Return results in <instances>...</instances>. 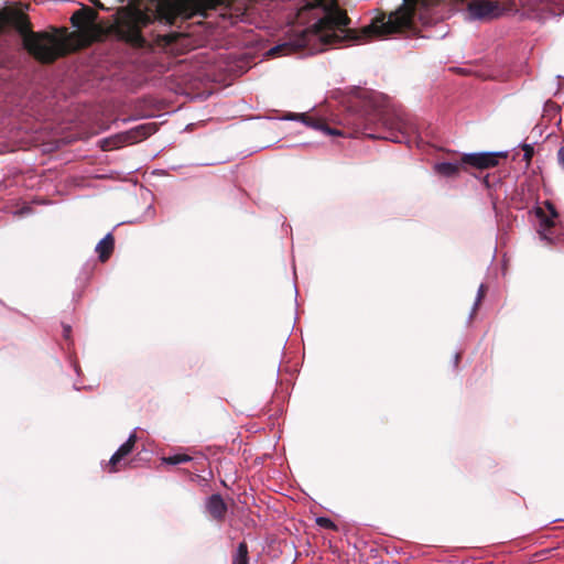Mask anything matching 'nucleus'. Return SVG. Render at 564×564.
<instances>
[{
	"instance_id": "nucleus-1",
	"label": "nucleus",
	"mask_w": 564,
	"mask_h": 564,
	"mask_svg": "<svg viewBox=\"0 0 564 564\" xmlns=\"http://www.w3.org/2000/svg\"><path fill=\"white\" fill-rule=\"evenodd\" d=\"M442 0H403V3L388 17H376L360 30L350 28L347 11L336 0H307L302 11H313L316 22L289 41L269 50L270 56L302 53L307 55L324 52L328 46L361 44L375 37L391 34H416L414 17L420 8L427 9Z\"/></svg>"
},
{
	"instance_id": "nucleus-2",
	"label": "nucleus",
	"mask_w": 564,
	"mask_h": 564,
	"mask_svg": "<svg viewBox=\"0 0 564 564\" xmlns=\"http://www.w3.org/2000/svg\"><path fill=\"white\" fill-rule=\"evenodd\" d=\"M220 0H194L184 4L161 3L155 13H148L139 8H123L116 23L117 35L137 47H143L145 39L142 35V29L151 24L154 20L162 23L174 25L178 19H191L194 15L206 17V11L215 9Z\"/></svg>"
},
{
	"instance_id": "nucleus-3",
	"label": "nucleus",
	"mask_w": 564,
	"mask_h": 564,
	"mask_svg": "<svg viewBox=\"0 0 564 564\" xmlns=\"http://www.w3.org/2000/svg\"><path fill=\"white\" fill-rule=\"evenodd\" d=\"M373 116L388 129L386 134H375L368 131L367 118L364 115L349 113L341 122V128H330L325 119L311 116L308 113L290 112L285 118L288 120L301 121L305 126L315 130L322 131L328 135L352 138L359 133L365 134L370 139H386L393 142H402L405 134L413 130V127L408 123L403 118L390 117L387 112L375 110Z\"/></svg>"
},
{
	"instance_id": "nucleus-4",
	"label": "nucleus",
	"mask_w": 564,
	"mask_h": 564,
	"mask_svg": "<svg viewBox=\"0 0 564 564\" xmlns=\"http://www.w3.org/2000/svg\"><path fill=\"white\" fill-rule=\"evenodd\" d=\"M6 26H11L20 33L25 50L42 64H52L75 51L64 36L48 32H33L29 17L21 11L1 10L0 28Z\"/></svg>"
},
{
	"instance_id": "nucleus-5",
	"label": "nucleus",
	"mask_w": 564,
	"mask_h": 564,
	"mask_svg": "<svg viewBox=\"0 0 564 564\" xmlns=\"http://www.w3.org/2000/svg\"><path fill=\"white\" fill-rule=\"evenodd\" d=\"M97 18V11L88 6H84L79 10L75 11L70 17V23L74 28L78 29V32L70 33L69 37L78 39L79 47H87L94 42L100 40L102 30L101 26L96 24Z\"/></svg>"
},
{
	"instance_id": "nucleus-6",
	"label": "nucleus",
	"mask_w": 564,
	"mask_h": 564,
	"mask_svg": "<svg viewBox=\"0 0 564 564\" xmlns=\"http://www.w3.org/2000/svg\"><path fill=\"white\" fill-rule=\"evenodd\" d=\"M156 124L153 122L140 124L124 133L118 134L111 139L104 140L102 150L110 151L124 143H137L156 132Z\"/></svg>"
},
{
	"instance_id": "nucleus-7",
	"label": "nucleus",
	"mask_w": 564,
	"mask_h": 564,
	"mask_svg": "<svg viewBox=\"0 0 564 564\" xmlns=\"http://www.w3.org/2000/svg\"><path fill=\"white\" fill-rule=\"evenodd\" d=\"M506 158L507 152L466 153L462 155V164H465L466 171L469 167L487 170L497 166L500 160Z\"/></svg>"
},
{
	"instance_id": "nucleus-8",
	"label": "nucleus",
	"mask_w": 564,
	"mask_h": 564,
	"mask_svg": "<svg viewBox=\"0 0 564 564\" xmlns=\"http://www.w3.org/2000/svg\"><path fill=\"white\" fill-rule=\"evenodd\" d=\"M468 11L474 19L479 20L495 19L502 14L498 3L490 0L471 1L468 3Z\"/></svg>"
},
{
	"instance_id": "nucleus-9",
	"label": "nucleus",
	"mask_w": 564,
	"mask_h": 564,
	"mask_svg": "<svg viewBox=\"0 0 564 564\" xmlns=\"http://www.w3.org/2000/svg\"><path fill=\"white\" fill-rule=\"evenodd\" d=\"M137 442L135 433H132L129 438L118 448V451L111 456L106 468L108 473H117L120 470L121 460L127 457L134 448Z\"/></svg>"
},
{
	"instance_id": "nucleus-10",
	"label": "nucleus",
	"mask_w": 564,
	"mask_h": 564,
	"mask_svg": "<svg viewBox=\"0 0 564 564\" xmlns=\"http://www.w3.org/2000/svg\"><path fill=\"white\" fill-rule=\"evenodd\" d=\"M206 511L218 523L225 521L228 507L219 494L212 495L206 501Z\"/></svg>"
},
{
	"instance_id": "nucleus-11",
	"label": "nucleus",
	"mask_w": 564,
	"mask_h": 564,
	"mask_svg": "<svg viewBox=\"0 0 564 564\" xmlns=\"http://www.w3.org/2000/svg\"><path fill=\"white\" fill-rule=\"evenodd\" d=\"M434 170L437 174L445 177H457L460 171H466L465 164H462V158L457 162H441L435 164Z\"/></svg>"
},
{
	"instance_id": "nucleus-12",
	"label": "nucleus",
	"mask_w": 564,
	"mask_h": 564,
	"mask_svg": "<svg viewBox=\"0 0 564 564\" xmlns=\"http://www.w3.org/2000/svg\"><path fill=\"white\" fill-rule=\"evenodd\" d=\"M544 206L549 210L550 216H546L541 207H538L535 213L543 228L550 230L554 226V219L557 218L558 214L555 206L550 200H545Z\"/></svg>"
},
{
	"instance_id": "nucleus-13",
	"label": "nucleus",
	"mask_w": 564,
	"mask_h": 564,
	"mask_svg": "<svg viewBox=\"0 0 564 564\" xmlns=\"http://www.w3.org/2000/svg\"><path fill=\"white\" fill-rule=\"evenodd\" d=\"M115 238L111 234H107L96 246V252L99 260L106 262L113 252Z\"/></svg>"
},
{
	"instance_id": "nucleus-14",
	"label": "nucleus",
	"mask_w": 564,
	"mask_h": 564,
	"mask_svg": "<svg viewBox=\"0 0 564 564\" xmlns=\"http://www.w3.org/2000/svg\"><path fill=\"white\" fill-rule=\"evenodd\" d=\"M232 564H249L248 545L245 541L238 544L237 551L232 555Z\"/></svg>"
},
{
	"instance_id": "nucleus-15",
	"label": "nucleus",
	"mask_w": 564,
	"mask_h": 564,
	"mask_svg": "<svg viewBox=\"0 0 564 564\" xmlns=\"http://www.w3.org/2000/svg\"><path fill=\"white\" fill-rule=\"evenodd\" d=\"M193 458L187 454H175L162 458V463L167 465H180L191 462Z\"/></svg>"
},
{
	"instance_id": "nucleus-16",
	"label": "nucleus",
	"mask_w": 564,
	"mask_h": 564,
	"mask_svg": "<svg viewBox=\"0 0 564 564\" xmlns=\"http://www.w3.org/2000/svg\"><path fill=\"white\" fill-rule=\"evenodd\" d=\"M181 36H182V34L172 32V33H169V34L159 35L158 41L160 43H162L163 45H165V46H170V45H173L174 43H176V41Z\"/></svg>"
},
{
	"instance_id": "nucleus-17",
	"label": "nucleus",
	"mask_w": 564,
	"mask_h": 564,
	"mask_svg": "<svg viewBox=\"0 0 564 564\" xmlns=\"http://www.w3.org/2000/svg\"><path fill=\"white\" fill-rule=\"evenodd\" d=\"M316 523L324 529L337 530V525L329 518L319 517L316 519Z\"/></svg>"
},
{
	"instance_id": "nucleus-18",
	"label": "nucleus",
	"mask_w": 564,
	"mask_h": 564,
	"mask_svg": "<svg viewBox=\"0 0 564 564\" xmlns=\"http://www.w3.org/2000/svg\"><path fill=\"white\" fill-rule=\"evenodd\" d=\"M522 150H523V160L529 164L533 158L534 149L530 144H523Z\"/></svg>"
},
{
	"instance_id": "nucleus-19",
	"label": "nucleus",
	"mask_w": 564,
	"mask_h": 564,
	"mask_svg": "<svg viewBox=\"0 0 564 564\" xmlns=\"http://www.w3.org/2000/svg\"><path fill=\"white\" fill-rule=\"evenodd\" d=\"M486 290L487 289H486V286L484 284H481L479 286L477 299H476V302H475L471 315L475 314L476 310L478 308L479 304L481 303L482 299L485 297Z\"/></svg>"
},
{
	"instance_id": "nucleus-20",
	"label": "nucleus",
	"mask_w": 564,
	"mask_h": 564,
	"mask_svg": "<svg viewBox=\"0 0 564 564\" xmlns=\"http://www.w3.org/2000/svg\"><path fill=\"white\" fill-rule=\"evenodd\" d=\"M557 161L560 166L564 171V147H561L557 151Z\"/></svg>"
},
{
	"instance_id": "nucleus-21",
	"label": "nucleus",
	"mask_w": 564,
	"mask_h": 564,
	"mask_svg": "<svg viewBox=\"0 0 564 564\" xmlns=\"http://www.w3.org/2000/svg\"><path fill=\"white\" fill-rule=\"evenodd\" d=\"M72 328L68 325H65L63 328V337L68 340L70 336Z\"/></svg>"
},
{
	"instance_id": "nucleus-22",
	"label": "nucleus",
	"mask_w": 564,
	"mask_h": 564,
	"mask_svg": "<svg viewBox=\"0 0 564 564\" xmlns=\"http://www.w3.org/2000/svg\"><path fill=\"white\" fill-rule=\"evenodd\" d=\"M460 358H462V354L460 352H456L455 356H454V367L457 368L458 367V364L460 361Z\"/></svg>"
},
{
	"instance_id": "nucleus-23",
	"label": "nucleus",
	"mask_w": 564,
	"mask_h": 564,
	"mask_svg": "<svg viewBox=\"0 0 564 564\" xmlns=\"http://www.w3.org/2000/svg\"><path fill=\"white\" fill-rule=\"evenodd\" d=\"M95 3H96L97 6H99L100 8H104L102 3H100V1H99V0H96V1H95Z\"/></svg>"
},
{
	"instance_id": "nucleus-24",
	"label": "nucleus",
	"mask_w": 564,
	"mask_h": 564,
	"mask_svg": "<svg viewBox=\"0 0 564 564\" xmlns=\"http://www.w3.org/2000/svg\"><path fill=\"white\" fill-rule=\"evenodd\" d=\"M458 2H465L466 0H457Z\"/></svg>"
}]
</instances>
